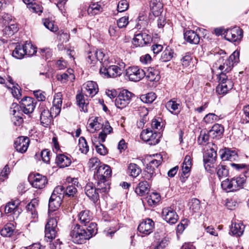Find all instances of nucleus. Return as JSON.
Returning <instances> with one entry per match:
<instances>
[{
  "label": "nucleus",
  "instance_id": "1",
  "mask_svg": "<svg viewBox=\"0 0 249 249\" xmlns=\"http://www.w3.org/2000/svg\"><path fill=\"white\" fill-rule=\"evenodd\" d=\"M97 231V225L95 223H90L86 230L81 228L79 224H75L71 227L70 236L73 242L81 244L95 235Z\"/></svg>",
  "mask_w": 249,
  "mask_h": 249
},
{
  "label": "nucleus",
  "instance_id": "2",
  "mask_svg": "<svg viewBox=\"0 0 249 249\" xmlns=\"http://www.w3.org/2000/svg\"><path fill=\"white\" fill-rule=\"evenodd\" d=\"M120 67H121L116 65H109L108 62L105 61L103 63V66H101L100 73L103 76L107 78L116 77L121 75L124 64L122 63Z\"/></svg>",
  "mask_w": 249,
  "mask_h": 249
},
{
  "label": "nucleus",
  "instance_id": "3",
  "mask_svg": "<svg viewBox=\"0 0 249 249\" xmlns=\"http://www.w3.org/2000/svg\"><path fill=\"white\" fill-rule=\"evenodd\" d=\"M218 78L219 84L216 88V92L219 95H224L233 88V83L223 72L218 74Z\"/></svg>",
  "mask_w": 249,
  "mask_h": 249
},
{
  "label": "nucleus",
  "instance_id": "4",
  "mask_svg": "<svg viewBox=\"0 0 249 249\" xmlns=\"http://www.w3.org/2000/svg\"><path fill=\"white\" fill-rule=\"evenodd\" d=\"M156 157V159L151 160L144 171L142 174V178L144 180H151L155 176V170L161 163L162 157L160 155L157 154L154 156Z\"/></svg>",
  "mask_w": 249,
  "mask_h": 249
},
{
  "label": "nucleus",
  "instance_id": "5",
  "mask_svg": "<svg viewBox=\"0 0 249 249\" xmlns=\"http://www.w3.org/2000/svg\"><path fill=\"white\" fill-rule=\"evenodd\" d=\"M239 55L238 52H233L228 58L224 59V57H221L217 60L215 65H219L218 68L221 72L225 73L228 72L231 70L233 65V61L235 60V57Z\"/></svg>",
  "mask_w": 249,
  "mask_h": 249
},
{
  "label": "nucleus",
  "instance_id": "6",
  "mask_svg": "<svg viewBox=\"0 0 249 249\" xmlns=\"http://www.w3.org/2000/svg\"><path fill=\"white\" fill-rule=\"evenodd\" d=\"M57 218L58 219L57 216L55 217L50 218L45 226V236L50 241H52L56 236Z\"/></svg>",
  "mask_w": 249,
  "mask_h": 249
},
{
  "label": "nucleus",
  "instance_id": "7",
  "mask_svg": "<svg viewBox=\"0 0 249 249\" xmlns=\"http://www.w3.org/2000/svg\"><path fill=\"white\" fill-rule=\"evenodd\" d=\"M160 134L154 132L149 128L143 130L141 133V138L150 145H155L160 142Z\"/></svg>",
  "mask_w": 249,
  "mask_h": 249
},
{
  "label": "nucleus",
  "instance_id": "8",
  "mask_svg": "<svg viewBox=\"0 0 249 249\" xmlns=\"http://www.w3.org/2000/svg\"><path fill=\"white\" fill-rule=\"evenodd\" d=\"M132 93L126 89L121 91L115 99V104L117 108H123L130 102Z\"/></svg>",
  "mask_w": 249,
  "mask_h": 249
},
{
  "label": "nucleus",
  "instance_id": "9",
  "mask_svg": "<svg viewBox=\"0 0 249 249\" xmlns=\"http://www.w3.org/2000/svg\"><path fill=\"white\" fill-rule=\"evenodd\" d=\"M145 74V72L138 66L129 67L126 70V75L131 81H139Z\"/></svg>",
  "mask_w": 249,
  "mask_h": 249
},
{
  "label": "nucleus",
  "instance_id": "10",
  "mask_svg": "<svg viewBox=\"0 0 249 249\" xmlns=\"http://www.w3.org/2000/svg\"><path fill=\"white\" fill-rule=\"evenodd\" d=\"M152 41L150 35L145 32H141L135 35L133 39V44L136 47H142L150 43Z\"/></svg>",
  "mask_w": 249,
  "mask_h": 249
},
{
  "label": "nucleus",
  "instance_id": "11",
  "mask_svg": "<svg viewBox=\"0 0 249 249\" xmlns=\"http://www.w3.org/2000/svg\"><path fill=\"white\" fill-rule=\"evenodd\" d=\"M19 106L16 103H13L10 107V113L13 115L12 122L15 126L21 125L23 122L21 115H22Z\"/></svg>",
  "mask_w": 249,
  "mask_h": 249
},
{
  "label": "nucleus",
  "instance_id": "12",
  "mask_svg": "<svg viewBox=\"0 0 249 249\" xmlns=\"http://www.w3.org/2000/svg\"><path fill=\"white\" fill-rule=\"evenodd\" d=\"M161 216L163 219L170 224H175L178 219V216L174 208L171 207H165L162 209Z\"/></svg>",
  "mask_w": 249,
  "mask_h": 249
},
{
  "label": "nucleus",
  "instance_id": "13",
  "mask_svg": "<svg viewBox=\"0 0 249 249\" xmlns=\"http://www.w3.org/2000/svg\"><path fill=\"white\" fill-rule=\"evenodd\" d=\"M243 31L238 27H235L232 29H227L224 31V37L225 39L231 42H235L241 39L243 36Z\"/></svg>",
  "mask_w": 249,
  "mask_h": 249
},
{
  "label": "nucleus",
  "instance_id": "14",
  "mask_svg": "<svg viewBox=\"0 0 249 249\" xmlns=\"http://www.w3.org/2000/svg\"><path fill=\"white\" fill-rule=\"evenodd\" d=\"M216 158V152L213 148L207 150L204 157V167L208 171L211 172V168L214 167V162Z\"/></svg>",
  "mask_w": 249,
  "mask_h": 249
},
{
  "label": "nucleus",
  "instance_id": "15",
  "mask_svg": "<svg viewBox=\"0 0 249 249\" xmlns=\"http://www.w3.org/2000/svg\"><path fill=\"white\" fill-rule=\"evenodd\" d=\"M29 179L32 186L39 189L44 188L48 182L46 177L38 173L31 175Z\"/></svg>",
  "mask_w": 249,
  "mask_h": 249
},
{
  "label": "nucleus",
  "instance_id": "16",
  "mask_svg": "<svg viewBox=\"0 0 249 249\" xmlns=\"http://www.w3.org/2000/svg\"><path fill=\"white\" fill-rule=\"evenodd\" d=\"M154 223L152 219L148 218L142 221L138 226V231L142 235L145 236L150 234L153 230Z\"/></svg>",
  "mask_w": 249,
  "mask_h": 249
},
{
  "label": "nucleus",
  "instance_id": "17",
  "mask_svg": "<svg viewBox=\"0 0 249 249\" xmlns=\"http://www.w3.org/2000/svg\"><path fill=\"white\" fill-rule=\"evenodd\" d=\"M21 106L20 109L22 112H24L25 114H30L33 112L35 107V100L30 97H24L20 102Z\"/></svg>",
  "mask_w": 249,
  "mask_h": 249
},
{
  "label": "nucleus",
  "instance_id": "18",
  "mask_svg": "<svg viewBox=\"0 0 249 249\" xmlns=\"http://www.w3.org/2000/svg\"><path fill=\"white\" fill-rule=\"evenodd\" d=\"M38 206V200L36 198L33 199L27 206V215L30 217L32 222H36L38 219V213L36 209Z\"/></svg>",
  "mask_w": 249,
  "mask_h": 249
},
{
  "label": "nucleus",
  "instance_id": "19",
  "mask_svg": "<svg viewBox=\"0 0 249 249\" xmlns=\"http://www.w3.org/2000/svg\"><path fill=\"white\" fill-rule=\"evenodd\" d=\"M29 142L30 140L28 137L24 136L19 137L15 141V148L17 151L23 153L27 151Z\"/></svg>",
  "mask_w": 249,
  "mask_h": 249
},
{
  "label": "nucleus",
  "instance_id": "20",
  "mask_svg": "<svg viewBox=\"0 0 249 249\" xmlns=\"http://www.w3.org/2000/svg\"><path fill=\"white\" fill-rule=\"evenodd\" d=\"M86 195L96 204H97L99 196L97 188H95L92 183H88L85 187Z\"/></svg>",
  "mask_w": 249,
  "mask_h": 249
},
{
  "label": "nucleus",
  "instance_id": "21",
  "mask_svg": "<svg viewBox=\"0 0 249 249\" xmlns=\"http://www.w3.org/2000/svg\"><path fill=\"white\" fill-rule=\"evenodd\" d=\"M40 123L44 127L49 126L53 121V115L48 109L45 108L44 107H40Z\"/></svg>",
  "mask_w": 249,
  "mask_h": 249
},
{
  "label": "nucleus",
  "instance_id": "22",
  "mask_svg": "<svg viewBox=\"0 0 249 249\" xmlns=\"http://www.w3.org/2000/svg\"><path fill=\"white\" fill-rule=\"evenodd\" d=\"M192 158L190 155H186L185 157L184 161L182 165V175L180 177V179L182 182L185 181L186 178L189 176V173L191 171L192 167Z\"/></svg>",
  "mask_w": 249,
  "mask_h": 249
},
{
  "label": "nucleus",
  "instance_id": "23",
  "mask_svg": "<svg viewBox=\"0 0 249 249\" xmlns=\"http://www.w3.org/2000/svg\"><path fill=\"white\" fill-rule=\"evenodd\" d=\"M111 170L109 166L103 164L100 165L96 170V176L97 179H108L111 176Z\"/></svg>",
  "mask_w": 249,
  "mask_h": 249
},
{
  "label": "nucleus",
  "instance_id": "24",
  "mask_svg": "<svg viewBox=\"0 0 249 249\" xmlns=\"http://www.w3.org/2000/svg\"><path fill=\"white\" fill-rule=\"evenodd\" d=\"M101 119L100 117H96L94 118H90L89 120V124L87 126L88 130L90 133H94L95 131L100 130L103 126L101 122Z\"/></svg>",
  "mask_w": 249,
  "mask_h": 249
},
{
  "label": "nucleus",
  "instance_id": "25",
  "mask_svg": "<svg viewBox=\"0 0 249 249\" xmlns=\"http://www.w3.org/2000/svg\"><path fill=\"white\" fill-rule=\"evenodd\" d=\"M220 157L222 160H235L238 157L237 154L235 150L229 148H225L220 150Z\"/></svg>",
  "mask_w": 249,
  "mask_h": 249
},
{
  "label": "nucleus",
  "instance_id": "26",
  "mask_svg": "<svg viewBox=\"0 0 249 249\" xmlns=\"http://www.w3.org/2000/svg\"><path fill=\"white\" fill-rule=\"evenodd\" d=\"M84 88L85 89L84 92L87 96L92 97L95 95L98 91V86L97 84L93 81H88L84 85Z\"/></svg>",
  "mask_w": 249,
  "mask_h": 249
},
{
  "label": "nucleus",
  "instance_id": "27",
  "mask_svg": "<svg viewBox=\"0 0 249 249\" xmlns=\"http://www.w3.org/2000/svg\"><path fill=\"white\" fill-rule=\"evenodd\" d=\"M245 226L242 223L232 222L229 233L238 237L241 236L244 232Z\"/></svg>",
  "mask_w": 249,
  "mask_h": 249
},
{
  "label": "nucleus",
  "instance_id": "28",
  "mask_svg": "<svg viewBox=\"0 0 249 249\" xmlns=\"http://www.w3.org/2000/svg\"><path fill=\"white\" fill-rule=\"evenodd\" d=\"M185 40L191 44H197L199 42L200 37L194 31H187L184 34Z\"/></svg>",
  "mask_w": 249,
  "mask_h": 249
},
{
  "label": "nucleus",
  "instance_id": "29",
  "mask_svg": "<svg viewBox=\"0 0 249 249\" xmlns=\"http://www.w3.org/2000/svg\"><path fill=\"white\" fill-rule=\"evenodd\" d=\"M145 73L146 74L145 76L148 80L151 82L158 81L160 78V71L154 68H149L147 69V71L145 72Z\"/></svg>",
  "mask_w": 249,
  "mask_h": 249
},
{
  "label": "nucleus",
  "instance_id": "30",
  "mask_svg": "<svg viewBox=\"0 0 249 249\" xmlns=\"http://www.w3.org/2000/svg\"><path fill=\"white\" fill-rule=\"evenodd\" d=\"M19 203L18 201H15L9 202L6 204L5 207V212L6 213H13L15 214L18 215L20 213L21 209L18 207Z\"/></svg>",
  "mask_w": 249,
  "mask_h": 249
},
{
  "label": "nucleus",
  "instance_id": "31",
  "mask_svg": "<svg viewBox=\"0 0 249 249\" xmlns=\"http://www.w3.org/2000/svg\"><path fill=\"white\" fill-rule=\"evenodd\" d=\"M62 200L60 197L51 196L49 202V213L57 210L60 206Z\"/></svg>",
  "mask_w": 249,
  "mask_h": 249
},
{
  "label": "nucleus",
  "instance_id": "32",
  "mask_svg": "<svg viewBox=\"0 0 249 249\" xmlns=\"http://www.w3.org/2000/svg\"><path fill=\"white\" fill-rule=\"evenodd\" d=\"M148 25V20L146 16L142 15L139 16L138 18L136 28L138 30H142L141 32H145L149 34V31L146 30Z\"/></svg>",
  "mask_w": 249,
  "mask_h": 249
},
{
  "label": "nucleus",
  "instance_id": "33",
  "mask_svg": "<svg viewBox=\"0 0 249 249\" xmlns=\"http://www.w3.org/2000/svg\"><path fill=\"white\" fill-rule=\"evenodd\" d=\"M56 162L60 168H65L70 165L71 163V158L64 154L57 156Z\"/></svg>",
  "mask_w": 249,
  "mask_h": 249
},
{
  "label": "nucleus",
  "instance_id": "34",
  "mask_svg": "<svg viewBox=\"0 0 249 249\" xmlns=\"http://www.w3.org/2000/svg\"><path fill=\"white\" fill-rule=\"evenodd\" d=\"M76 100L77 105L81 108V111L87 112V106L89 103L86 101L84 95L82 93H78L76 96Z\"/></svg>",
  "mask_w": 249,
  "mask_h": 249
},
{
  "label": "nucleus",
  "instance_id": "35",
  "mask_svg": "<svg viewBox=\"0 0 249 249\" xmlns=\"http://www.w3.org/2000/svg\"><path fill=\"white\" fill-rule=\"evenodd\" d=\"M150 8L154 15H158L162 12V4L160 0H151Z\"/></svg>",
  "mask_w": 249,
  "mask_h": 249
},
{
  "label": "nucleus",
  "instance_id": "36",
  "mask_svg": "<svg viewBox=\"0 0 249 249\" xmlns=\"http://www.w3.org/2000/svg\"><path fill=\"white\" fill-rule=\"evenodd\" d=\"M232 183L234 185V190L237 191L243 187L246 181V176L245 175L234 177L231 178Z\"/></svg>",
  "mask_w": 249,
  "mask_h": 249
},
{
  "label": "nucleus",
  "instance_id": "37",
  "mask_svg": "<svg viewBox=\"0 0 249 249\" xmlns=\"http://www.w3.org/2000/svg\"><path fill=\"white\" fill-rule=\"evenodd\" d=\"M97 190L100 193H106L110 189V185L108 179L103 178L98 179Z\"/></svg>",
  "mask_w": 249,
  "mask_h": 249
},
{
  "label": "nucleus",
  "instance_id": "38",
  "mask_svg": "<svg viewBox=\"0 0 249 249\" xmlns=\"http://www.w3.org/2000/svg\"><path fill=\"white\" fill-rule=\"evenodd\" d=\"M148 191L149 185L146 180L140 182L135 189V192L140 196H142L147 194Z\"/></svg>",
  "mask_w": 249,
  "mask_h": 249
},
{
  "label": "nucleus",
  "instance_id": "39",
  "mask_svg": "<svg viewBox=\"0 0 249 249\" xmlns=\"http://www.w3.org/2000/svg\"><path fill=\"white\" fill-rule=\"evenodd\" d=\"M78 217L80 223L84 225H86L92 219L91 214L89 210L82 211L79 213Z\"/></svg>",
  "mask_w": 249,
  "mask_h": 249
},
{
  "label": "nucleus",
  "instance_id": "40",
  "mask_svg": "<svg viewBox=\"0 0 249 249\" xmlns=\"http://www.w3.org/2000/svg\"><path fill=\"white\" fill-rule=\"evenodd\" d=\"M224 131V127L221 124H214L209 131V135L213 138H216L222 135Z\"/></svg>",
  "mask_w": 249,
  "mask_h": 249
},
{
  "label": "nucleus",
  "instance_id": "41",
  "mask_svg": "<svg viewBox=\"0 0 249 249\" xmlns=\"http://www.w3.org/2000/svg\"><path fill=\"white\" fill-rule=\"evenodd\" d=\"M180 104L179 101H178L176 98H173L167 102L165 106L166 108L173 113L174 111L178 110Z\"/></svg>",
  "mask_w": 249,
  "mask_h": 249
},
{
  "label": "nucleus",
  "instance_id": "42",
  "mask_svg": "<svg viewBox=\"0 0 249 249\" xmlns=\"http://www.w3.org/2000/svg\"><path fill=\"white\" fill-rule=\"evenodd\" d=\"M141 172V168L135 163H130L127 169V173L131 177L136 178Z\"/></svg>",
  "mask_w": 249,
  "mask_h": 249
},
{
  "label": "nucleus",
  "instance_id": "43",
  "mask_svg": "<svg viewBox=\"0 0 249 249\" xmlns=\"http://www.w3.org/2000/svg\"><path fill=\"white\" fill-rule=\"evenodd\" d=\"M22 46L24 55L32 56L36 53V48L30 42H26Z\"/></svg>",
  "mask_w": 249,
  "mask_h": 249
},
{
  "label": "nucleus",
  "instance_id": "44",
  "mask_svg": "<svg viewBox=\"0 0 249 249\" xmlns=\"http://www.w3.org/2000/svg\"><path fill=\"white\" fill-rule=\"evenodd\" d=\"M103 10L101 5L98 3H91L88 9V13L91 15H97Z\"/></svg>",
  "mask_w": 249,
  "mask_h": 249
},
{
  "label": "nucleus",
  "instance_id": "45",
  "mask_svg": "<svg viewBox=\"0 0 249 249\" xmlns=\"http://www.w3.org/2000/svg\"><path fill=\"white\" fill-rule=\"evenodd\" d=\"M14 226L12 223L6 224L0 231L1 235L3 236H11L14 232Z\"/></svg>",
  "mask_w": 249,
  "mask_h": 249
},
{
  "label": "nucleus",
  "instance_id": "46",
  "mask_svg": "<svg viewBox=\"0 0 249 249\" xmlns=\"http://www.w3.org/2000/svg\"><path fill=\"white\" fill-rule=\"evenodd\" d=\"M221 186L223 190L227 192L235 191L234 190V185L232 183V180L228 178L223 180L221 184Z\"/></svg>",
  "mask_w": 249,
  "mask_h": 249
},
{
  "label": "nucleus",
  "instance_id": "47",
  "mask_svg": "<svg viewBox=\"0 0 249 249\" xmlns=\"http://www.w3.org/2000/svg\"><path fill=\"white\" fill-rule=\"evenodd\" d=\"M174 52L169 47H167L165 50L162 52L160 60L162 62H167L170 61L173 56Z\"/></svg>",
  "mask_w": 249,
  "mask_h": 249
},
{
  "label": "nucleus",
  "instance_id": "48",
  "mask_svg": "<svg viewBox=\"0 0 249 249\" xmlns=\"http://www.w3.org/2000/svg\"><path fill=\"white\" fill-rule=\"evenodd\" d=\"M56 78L62 83H65L69 80L72 81L75 79L73 74H68L67 73L58 74L56 75Z\"/></svg>",
  "mask_w": 249,
  "mask_h": 249
},
{
  "label": "nucleus",
  "instance_id": "49",
  "mask_svg": "<svg viewBox=\"0 0 249 249\" xmlns=\"http://www.w3.org/2000/svg\"><path fill=\"white\" fill-rule=\"evenodd\" d=\"M79 150L83 154H87L89 150V147L84 137H81L79 139Z\"/></svg>",
  "mask_w": 249,
  "mask_h": 249
},
{
  "label": "nucleus",
  "instance_id": "50",
  "mask_svg": "<svg viewBox=\"0 0 249 249\" xmlns=\"http://www.w3.org/2000/svg\"><path fill=\"white\" fill-rule=\"evenodd\" d=\"M156 98V96L154 92H149L146 94L142 95L140 97L141 101L147 104L152 103Z\"/></svg>",
  "mask_w": 249,
  "mask_h": 249
},
{
  "label": "nucleus",
  "instance_id": "51",
  "mask_svg": "<svg viewBox=\"0 0 249 249\" xmlns=\"http://www.w3.org/2000/svg\"><path fill=\"white\" fill-rule=\"evenodd\" d=\"M190 210L193 213H197L200 208V201L197 198H193L189 203Z\"/></svg>",
  "mask_w": 249,
  "mask_h": 249
},
{
  "label": "nucleus",
  "instance_id": "52",
  "mask_svg": "<svg viewBox=\"0 0 249 249\" xmlns=\"http://www.w3.org/2000/svg\"><path fill=\"white\" fill-rule=\"evenodd\" d=\"M18 31V26L16 24H11L6 26L3 30V34L8 36H12Z\"/></svg>",
  "mask_w": 249,
  "mask_h": 249
},
{
  "label": "nucleus",
  "instance_id": "53",
  "mask_svg": "<svg viewBox=\"0 0 249 249\" xmlns=\"http://www.w3.org/2000/svg\"><path fill=\"white\" fill-rule=\"evenodd\" d=\"M23 46L20 45H17L12 53L13 57L17 59H21L24 56Z\"/></svg>",
  "mask_w": 249,
  "mask_h": 249
},
{
  "label": "nucleus",
  "instance_id": "54",
  "mask_svg": "<svg viewBox=\"0 0 249 249\" xmlns=\"http://www.w3.org/2000/svg\"><path fill=\"white\" fill-rule=\"evenodd\" d=\"M216 170L217 175L219 178L226 177L229 174L228 170L225 165H219Z\"/></svg>",
  "mask_w": 249,
  "mask_h": 249
},
{
  "label": "nucleus",
  "instance_id": "55",
  "mask_svg": "<svg viewBox=\"0 0 249 249\" xmlns=\"http://www.w3.org/2000/svg\"><path fill=\"white\" fill-rule=\"evenodd\" d=\"M209 134L208 135L205 130H201L199 137L197 138V142L199 144L204 145L209 140Z\"/></svg>",
  "mask_w": 249,
  "mask_h": 249
},
{
  "label": "nucleus",
  "instance_id": "56",
  "mask_svg": "<svg viewBox=\"0 0 249 249\" xmlns=\"http://www.w3.org/2000/svg\"><path fill=\"white\" fill-rule=\"evenodd\" d=\"M65 195V189L63 186L59 185L56 187L52 194V196H54L56 197H60L61 199H62Z\"/></svg>",
  "mask_w": 249,
  "mask_h": 249
},
{
  "label": "nucleus",
  "instance_id": "57",
  "mask_svg": "<svg viewBox=\"0 0 249 249\" xmlns=\"http://www.w3.org/2000/svg\"><path fill=\"white\" fill-rule=\"evenodd\" d=\"M220 119V117L214 113H210L204 117V121L207 124H212L214 122H217Z\"/></svg>",
  "mask_w": 249,
  "mask_h": 249
},
{
  "label": "nucleus",
  "instance_id": "58",
  "mask_svg": "<svg viewBox=\"0 0 249 249\" xmlns=\"http://www.w3.org/2000/svg\"><path fill=\"white\" fill-rule=\"evenodd\" d=\"M94 53H96V61L97 60L99 61L100 63L101 64V66H103V63L105 61L106 62H108L107 57L105 54L102 50H95Z\"/></svg>",
  "mask_w": 249,
  "mask_h": 249
},
{
  "label": "nucleus",
  "instance_id": "59",
  "mask_svg": "<svg viewBox=\"0 0 249 249\" xmlns=\"http://www.w3.org/2000/svg\"><path fill=\"white\" fill-rule=\"evenodd\" d=\"M129 3L126 0H121L118 4L117 10L119 12H123L128 8Z\"/></svg>",
  "mask_w": 249,
  "mask_h": 249
},
{
  "label": "nucleus",
  "instance_id": "60",
  "mask_svg": "<svg viewBox=\"0 0 249 249\" xmlns=\"http://www.w3.org/2000/svg\"><path fill=\"white\" fill-rule=\"evenodd\" d=\"M101 164L100 160L97 158H91L89 162V166L90 169H96L99 167Z\"/></svg>",
  "mask_w": 249,
  "mask_h": 249
},
{
  "label": "nucleus",
  "instance_id": "61",
  "mask_svg": "<svg viewBox=\"0 0 249 249\" xmlns=\"http://www.w3.org/2000/svg\"><path fill=\"white\" fill-rule=\"evenodd\" d=\"M128 17L124 16L121 18L117 21V26L119 28L125 27L128 24Z\"/></svg>",
  "mask_w": 249,
  "mask_h": 249
},
{
  "label": "nucleus",
  "instance_id": "62",
  "mask_svg": "<svg viewBox=\"0 0 249 249\" xmlns=\"http://www.w3.org/2000/svg\"><path fill=\"white\" fill-rule=\"evenodd\" d=\"M77 192V189L74 186L70 185L65 189V196L73 197Z\"/></svg>",
  "mask_w": 249,
  "mask_h": 249
},
{
  "label": "nucleus",
  "instance_id": "63",
  "mask_svg": "<svg viewBox=\"0 0 249 249\" xmlns=\"http://www.w3.org/2000/svg\"><path fill=\"white\" fill-rule=\"evenodd\" d=\"M169 242V238L165 237L158 242L157 245L155 247V249H163L168 245Z\"/></svg>",
  "mask_w": 249,
  "mask_h": 249
},
{
  "label": "nucleus",
  "instance_id": "64",
  "mask_svg": "<svg viewBox=\"0 0 249 249\" xmlns=\"http://www.w3.org/2000/svg\"><path fill=\"white\" fill-rule=\"evenodd\" d=\"M43 24L47 29L52 32H56L57 30V27L54 26L53 22L49 19H45L44 20Z\"/></svg>",
  "mask_w": 249,
  "mask_h": 249
}]
</instances>
